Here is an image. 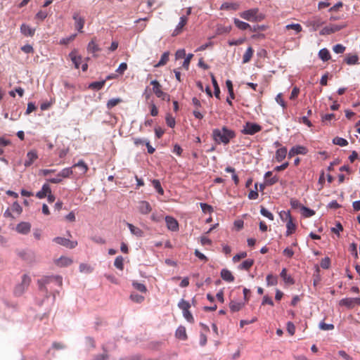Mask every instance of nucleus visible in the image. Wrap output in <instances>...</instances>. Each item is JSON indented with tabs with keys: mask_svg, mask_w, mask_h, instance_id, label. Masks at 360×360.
Masks as SVG:
<instances>
[{
	"mask_svg": "<svg viewBox=\"0 0 360 360\" xmlns=\"http://www.w3.org/2000/svg\"><path fill=\"white\" fill-rule=\"evenodd\" d=\"M236 136L234 131L223 127L221 129H214L212 131V137L217 144H228L231 139Z\"/></svg>",
	"mask_w": 360,
	"mask_h": 360,
	"instance_id": "nucleus-1",
	"label": "nucleus"
},
{
	"mask_svg": "<svg viewBox=\"0 0 360 360\" xmlns=\"http://www.w3.org/2000/svg\"><path fill=\"white\" fill-rule=\"evenodd\" d=\"M51 283H55L61 287L63 285L62 277L60 276H44L38 280L39 289L40 291L45 292L46 297H49V287Z\"/></svg>",
	"mask_w": 360,
	"mask_h": 360,
	"instance_id": "nucleus-2",
	"label": "nucleus"
},
{
	"mask_svg": "<svg viewBox=\"0 0 360 360\" xmlns=\"http://www.w3.org/2000/svg\"><path fill=\"white\" fill-rule=\"evenodd\" d=\"M240 16L248 21L260 22L265 18L264 14L260 13L258 8H251L240 13Z\"/></svg>",
	"mask_w": 360,
	"mask_h": 360,
	"instance_id": "nucleus-3",
	"label": "nucleus"
},
{
	"mask_svg": "<svg viewBox=\"0 0 360 360\" xmlns=\"http://www.w3.org/2000/svg\"><path fill=\"white\" fill-rule=\"evenodd\" d=\"M262 130V127L253 122H248L243 126L241 133L245 135H254Z\"/></svg>",
	"mask_w": 360,
	"mask_h": 360,
	"instance_id": "nucleus-4",
	"label": "nucleus"
},
{
	"mask_svg": "<svg viewBox=\"0 0 360 360\" xmlns=\"http://www.w3.org/2000/svg\"><path fill=\"white\" fill-rule=\"evenodd\" d=\"M31 283V278L27 274H24L22 278V282L18 284L14 290L16 295H21L29 287Z\"/></svg>",
	"mask_w": 360,
	"mask_h": 360,
	"instance_id": "nucleus-5",
	"label": "nucleus"
},
{
	"mask_svg": "<svg viewBox=\"0 0 360 360\" xmlns=\"http://www.w3.org/2000/svg\"><path fill=\"white\" fill-rule=\"evenodd\" d=\"M324 21L319 16H313L309 18L305 24L309 27L311 31H316L322 25H323Z\"/></svg>",
	"mask_w": 360,
	"mask_h": 360,
	"instance_id": "nucleus-6",
	"label": "nucleus"
},
{
	"mask_svg": "<svg viewBox=\"0 0 360 360\" xmlns=\"http://www.w3.org/2000/svg\"><path fill=\"white\" fill-rule=\"evenodd\" d=\"M53 241L58 245L65 246L70 249H73L77 245V240H70L69 239L63 237H56L53 238Z\"/></svg>",
	"mask_w": 360,
	"mask_h": 360,
	"instance_id": "nucleus-7",
	"label": "nucleus"
},
{
	"mask_svg": "<svg viewBox=\"0 0 360 360\" xmlns=\"http://www.w3.org/2000/svg\"><path fill=\"white\" fill-rule=\"evenodd\" d=\"M283 214L285 216V220H288L286 223L287 230L285 235L288 236L295 231L296 225L293 223L292 217L289 211L283 212Z\"/></svg>",
	"mask_w": 360,
	"mask_h": 360,
	"instance_id": "nucleus-8",
	"label": "nucleus"
},
{
	"mask_svg": "<svg viewBox=\"0 0 360 360\" xmlns=\"http://www.w3.org/2000/svg\"><path fill=\"white\" fill-rule=\"evenodd\" d=\"M150 84L153 86V91L158 98L165 99L166 96H169L166 93L162 90V86L158 80H153L150 82Z\"/></svg>",
	"mask_w": 360,
	"mask_h": 360,
	"instance_id": "nucleus-9",
	"label": "nucleus"
},
{
	"mask_svg": "<svg viewBox=\"0 0 360 360\" xmlns=\"http://www.w3.org/2000/svg\"><path fill=\"white\" fill-rule=\"evenodd\" d=\"M345 25H331L324 27L319 32L320 35H327L342 30Z\"/></svg>",
	"mask_w": 360,
	"mask_h": 360,
	"instance_id": "nucleus-10",
	"label": "nucleus"
},
{
	"mask_svg": "<svg viewBox=\"0 0 360 360\" xmlns=\"http://www.w3.org/2000/svg\"><path fill=\"white\" fill-rule=\"evenodd\" d=\"M165 222L167 227L169 231H177L179 230V223L173 217L166 216Z\"/></svg>",
	"mask_w": 360,
	"mask_h": 360,
	"instance_id": "nucleus-11",
	"label": "nucleus"
},
{
	"mask_svg": "<svg viewBox=\"0 0 360 360\" xmlns=\"http://www.w3.org/2000/svg\"><path fill=\"white\" fill-rule=\"evenodd\" d=\"M27 159L24 162V165L25 167H28L31 166L33 162L38 159V154L36 150H31L27 152L26 155Z\"/></svg>",
	"mask_w": 360,
	"mask_h": 360,
	"instance_id": "nucleus-12",
	"label": "nucleus"
},
{
	"mask_svg": "<svg viewBox=\"0 0 360 360\" xmlns=\"http://www.w3.org/2000/svg\"><path fill=\"white\" fill-rule=\"evenodd\" d=\"M307 153V149L306 147L302 146H295L290 148L288 153V158H291L295 155L301 154L305 155Z\"/></svg>",
	"mask_w": 360,
	"mask_h": 360,
	"instance_id": "nucleus-13",
	"label": "nucleus"
},
{
	"mask_svg": "<svg viewBox=\"0 0 360 360\" xmlns=\"http://www.w3.org/2000/svg\"><path fill=\"white\" fill-rule=\"evenodd\" d=\"M74 20H75V27L76 29L77 30V31L79 32H82V29L84 27V18H82V16L79 15V13H75L73 14V16H72Z\"/></svg>",
	"mask_w": 360,
	"mask_h": 360,
	"instance_id": "nucleus-14",
	"label": "nucleus"
},
{
	"mask_svg": "<svg viewBox=\"0 0 360 360\" xmlns=\"http://www.w3.org/2000/svg\"><path fill=\"white\" fill-rule=\"evenodd\" d=\"M138 209L142 214H148L152 210L150 203L145 200L139 202Z\"/></svg>",
	"mask_w": 360,
	"mask_h": 360,
	"instance_id": "nucleus-15",
	"label": "nucleus"
},
{
	"mask_svg": "<svg viewBox=\"0 0 360 360\" xmlns=\"http://www.w3.org/2000/svg\"><path fill=\"white\" fill-rule=\"evenodd\" d=\"M20 32L25 37H33L35 33V28L31 27L27 24H22L20 26Z\"/></svg>",
	"mask_w": 360,
	"mask_h": 360,
	"instance_id": "nucleus-16",
	"label": "nucleus"
},
{
	"mask_svg": "<svg viewBox=\"0 0 360 360\" xmlns=\"http://www.w3.org/2000/svg\"><path fill=\"white\" fill-rule=\"evenodd\" d=\"M188 18L186 16H181L176 28L173 31L172 36H176L181 32L182 28L186 25Z\"/></svg>",
	"mask_w": 360,
	"mask_h": 360,
	"instance_id": "nucleus-17",
	"label": "nucleus"
},
{
	"mask_svg": "<svg viewBox=\"0 0 360 360\" xmlns=\"http://www.w3.org/2000/svg\"><path fill=\"white\" fill-rule=\"evenodd\" d=\"M72 263V260L71 258L64 256H62L60 258L55 260V264L60 267L70 266Z\"/></svg>",
	"mask_w": 360,
	"mask_h": 360,
	"instance_id": "nucleus-18",
	"label": "nucleus"
},
{
	"mask_svg": "<svg viewBox=\"0 0 360 360\" xmlns=\"http://www.w3.org/2000/svg\"><path fill=\"white\" fill-rule=\"evenodd\" d=\"M69 57L70 58L72 63L74 64L75 68L76 69H79L82 60V57L77 55V51L74 50L71 51L69 53Z\"/></svg>",
	"mask_w": 360,
	"mask_h": 360,
	"instance_id": "nucleus-19",
	"label": "nucleus"
},
{
	"mask_svg": "<svg viewBox=\"0 0 360 360\" xmlns=\"http://www.w3.org/2000/svg\"><path fill=\"white\" fill-rule=\"evenodd\" d=\"M51 193V190L50 186L47 184H45L42 186L41 189L38 191L36 194V196L39 199L44 198L49 193Z\"/></svg>",
	"mask_w": 360,
	"mask_h": 360,
	"instance_id": "nucleus-20",
	"label": "nucleus"
},
{
	"mask_svg": "<svg viewBox=\"0 0 360 360\" xmlns=\"http://www.w3.org/2000/svg\"><path fill=\"white\" fill-rule=\"evenodd\" d=\"M286 155H287V148L282 147V148H278L276 151L275 159L277 162H280L285 158Z\"/></svg>",
	"mask_w": 360,
	"mask_h": 360,
	"instance_id": "nucleus-21",
	"label": "nucleus"
},
{
	"mask_svg": "<svg viewBox=\"0 0 360 360\" xmlns=\"http://www.w3.org/2000/svg\"><path fill=\"white\" fill-rule=\"evenodd\" d=\"M31 226L27 222H21L16 226V230L18 233L26 234L30 232Z\"/></svg>",
	"mask_w": 360,
	"mask_h": 360,
	"instance_id": "nucleus-22",
	"label": "nucleus"
},
{
	"mask_svg": "<svg viewBox=\"0 0 360 360\" xmlns=\"http://www.w3.org/2000/svg\"><path fill=\"white\" fill-rule=\"evenodd\" d=\"M127 226H128L131 234L137 237L143 236V231L141 229L134 226L132 224L130 223H127Z\"/></svg>",
	"mask_w": 360,
	"mask_h": 360,
	"instance_id": "nucleus-23",
	"label": "nucleus"
},
{
	"mask_svg": "<svg viewBox=\"0 0 360 360\" xmlns=\"http://www.w3.org/2000/svg\"><path fill=\"white\" fill-rule=\"evenodd\" d=\"M221 277L227 282H233L234 281V276L232 273L226 269H223L221 271Z\"/></svg>",
	"mask_w": 360,
	"mask_h": 360,
	"instance_id": "nucleus-24",
	"label": "nucleus"
},
{
	"mask_svg": "<svg viewBox=\"0 0 360 360\" xmlns=\"http://www.w3.org/2000/svg\"><path fill=\"white\" fill-rule=\"evenodd\" d=\"M340 306H345L348 309H352L354 307V298L352 297H346L340 300L339 302Z\"/></svg>",
	"mask_w": 360,
	"mask_h": 360,
	"instance_id": "nucleus-25",
	"label": "nucleus"
},
{
	"mask_svg": "<svg viewBox=\"0 0 360 360\" xmlns=\"http://www.w3.org/2000/svg\"><path fill=\"white\" fill-rule=\"evenodd\" d=\"M281 277L283 278V281L287 284L292 285L295 283L294 279L291 277L290 275L287 274V270L286 269H283L281 274Z\"/></svg>",
	"mask_w": 360,
	"mask_h": 360,
	"instance_id": "nucleus-26",
	"label": "nucleus"
},
{
	"mask_svg": "<svg viewBox=\"0 0 360 360\" xmlns=\"http://www.w3.org/2000/svg\"><path fill=\"white\" fill-rule=\"evenodd\" d=\"M176 337L181 340H186L187 338L186 331L184 326H180L176 330Z\"/></svg>",
	"mask_w": 360,
	"mask_h": 360,
	"instance_id": "nucleus-27",
	"label": "nucleus"
},
{
	"mask_svg": "<svg viewBox=\"0 0 360 360\" xmlns=\"http://www.w3.org/2000/svg\"><path fill=\"white\" fill-rule=\"evenodd\" d=\"M233 22H234V24L239 29V30H245L248 28H251V26L245 22H243V21H241L238 18H234L233 19Z\"/></svg>",
	"mask_w": 360,
	"mask_h": 360,
	"instance_id": "nucleus-28",
	"label": "nucleus"
},
{
	"mask_svg": "<svg viewBox=\"0 0 360 360\" xmlns=\"http://www.w3.org/2000/svg\"><path fill=\"white\" fill-rule=\"evenodd\" d=\"M243 306H244V304L242 302L231 301L229 303V308L232 312H236V311H240L243 308Z\"/></svg>",
	"mask_w": 360,
	"mask_h": 360,
	"instance_id": "nucleus-29",
	"label": "nucleus"
},
{
	"mask_svg": "<svg viewBox=\"0 0 360 360\" xmlns=\"http://www.w3.org/2000/svg\"><path fill=\"white\" fill-rule=\"evenodd\" d=\"M101 49L98 47L94 39H92L87 46V51L90 53H95L99 51Z\"/></svg>",
	"mask_w": 360,
	"mask_h": 360,
	"instance_id": "nucleus-30",
	"label": "nucleus"
},
{
	"mask_svg": "<svg viewBox=\"0 0 360 360\" xmlns=\"http://www.w3.org/2000/svg\"><path fill=\"white\" fill-rule=\"evenodd\" d=\"M210 76H211V79H212V83L213 87H214V96H215L216 98H219V94H220L219 86V85L217 84V82L214 75L212 73H210Z\"/></svg>",
	"mask_w": 360,
	"mask_h": 360,
	"instance_id": "nucleus-31",
	"label": "nucleus"
},
{
	"mask_svg": "<svg viewBox=\"0 0 360 360\" xmlns=\"http://www.w3.org/2000/svg\"><path fill=\"white\" fill-rule=\"evenodd\" d=\"M231 30V26H224L221 25H218L216 29L217 34H223L229 33Z\"/></svg>",
	"mask_w": 360,
	"mask_h": 360,
	"instance_id": "nucleus-32",
	"label": "nucleus"
},
{
	"mask_svg": "<svg viewBox=\"0 0 360 360\" xmlns=\"http://www.w3.org/2000/svg\"><path fill=\"white\" fill-rule=\"evenodd\" d=\"M105 83V80L94 82L89 84V88L94 90L101 89Z\"/></svg>",
	"mask_w": 360,
	"mask_h": 360,
	"instance_id": "nucleus-33",
	"label": "nucleus"
},
{
	"mask_svg": "<svg viewBox=\"0 0 360 360\" xmlns=\"http://www.w3.org/2000/svg\"><path fill=\"white\" fill-rule=\"evenodd\" d=\"M319 56L323 61H328L330 58L329 51L325 48L319 51Z\"/></svg>",
	"mask_w": 360,
	"mask_h": 360,
	"instance_id": "nucleus-34",
	"label": "nucleus"
},
{
	"mask_svg": "<svg viewBox=\"0 0 360 360\" xmlns=\"http://www.w3.org/2000/svg\"><path fill=\"white\" fill-rule=\"evenodd\" d=\"M252 55H253V49L251 46H249L243 55V63H248L250 60L251 58L252 57Z\"/></svg>",
	"mask_w": 360,
	"mask_h": 360,
	"instance_id": "nucleus-35",
	"label": "nucleus"
},
{
	"mask_svg": "<svg viewBox=\"0 0 360 360\" xmlns=\"http://www.w3.org/2000/svg\"><path fill=\"white\" fill-rule=\"evenodd\" d=\"M266 285L268 286L276 285L278 283V278L272 274H268L266 278Z\"/></svg>",
	"mask_w": 360,
	"mask_h": 360,
	"instance_id": "nucleus-36",
	"label": "nucleus"
},
{
	"mask_svg": "<svg viewBox=\"0 0 360 360\" xmlns=\"http://www.w3.org/2000/svg\"><path fill=\"white\" fill-rule=\"evenodd\" d=\"M72 167H79L81 170V174H85L88 170V166L84 160H81L77 163L73 165Z\"/></svg>",
	"mask_w": 360,
	"mask_h": 360,
	"instance_id": "nucleus-37",
	"label": "nucleus"
},
{
	"mask_svg": "<svg viewBox=\"0 0 360 360\" xmlns=\"http://www.w3.org/2000/svg\"><path fill=\"white\" fill-rule=\"evenodd\" d=\"M254 264V259H248L243 262L238 268L240 269L248 270Z\"/></svg>",
	"mask_w": 360,
	"mask_h": 360,
	"instance_id": "nucleus-38",
	"label": "nucleus"
},
{
	"mask_svg": "<svg viewBox=\"0 0 360 360\" xmlns=\"http://www.w3.org/2000/svg\"><path fill=\"white\" fill-rule=\"evenodd\" d=\"M169 53L167 51L163 53L162 55L161 56L160 60L155 65V67L158 68V67H160V66L165 65L167 63V61L169 60Z\"/></svg>",
	"mask_w": 360,
	"mask_h": 360,
	"instance_id": "nucleus-39",
	"label": "nucleus"
},
{
	"mask_svg": "<svg viewBox=\"0 0 360 360\" xmlns=\"http://www.w3.org/2000/svg\"><path fill=\"white\" fill-rule=\"evenodd\" d=\"M225 171L228 173L232 174V179L234 181V184L236 185H238L239 183V178H238V175L236 174L235 169L231 167H227L225 169Z\"/></svg>",
	"mask_w": 360,
	"mask_h": 360,
	"instance_id": "nucleus-40",
	"label": "nucleus"
},
{
	"mask_svg": "<svg viewBox=\"0 0 360 360\" xmlns=\"http://www.w3.org/2000/svg\"><path fill=\"white\" fill-rule=\"evenodd\" d=\"M72 167L64 168L58 173L62 179L64 178H68L72 174Z\"/></svg>",
	"mask_w": 360,
	"mask_h": 360,
	"instance_id": "nucleus-41",
	"label": "nucleus"
},
{
	"mask_svg": "<svg viewBox=\"0 0 360 360\" xmlns=\"http://www.w3.org/2000/svg\"><path fill=\"white\" fill-rule=\"evenodd\" d=\"M121 102H122V100L121 98H113L110 99L108 101L106 106L108 109H111L113 107H115V105H117V104L120 103Z\"/></svg>",
	"mask_w": 360,
	"mask_h": 360,
	"instance_id": "nucleus-42",
	"label": "nucleus"
},
{
	"mask_svg": "<svg viewBox=\"0 0 360 360\" xmlns=\"http://www.w3.org/2000/svg\"><path fill=\"white\" fill-rule=\"evenodd\" d=\"M333 143L340 146H346L348 145V141L344 138L337 136L333 139Z\"/></svg>",
	"mask_w": 360,
	"mask_h": 360,
	"instance_id": "nucleus-43",
	"label": "nucleus"
},
{
	"mask_svg": "<svg viewBox=\"0 0 360 360\" xmlns=\"http://www.w3.org/2000/svg\"><path fill=\"white\" fill-rule=\"evenodd\" d=\"M302 214L304 217H311L315 214V211L305 206H302Z\"/></svg>",
	"mask_w": 360,
	"mask_h": 360,
	"instance_id": "nucleus-44",
	"label": "nucleus"
},
{
	"mask_svg": "<svg viewBox=\"0 0 360 360\" xmlns=\"http://www.w3.org/2000/svg\"><path fill=\"white\" fill-rule=\"evenodd\" d=\"M285 29L286 30H295V33H299V32H302V26L298 23H295V24L292 23V24L287 25L285 26Z\"/></svg>",
	"mask_w": 360,
	"mask_h": 360,
	"instance_id": "nucleus-45",
	"label": "nucleus"
},
{
	"mask_svg": "<svg viewBox=\"0 0 360 360\" xmlns=\"http://www.w3.org/2000/svg\"><path fill=\"white\" fill-rule=\"evenodd\" d=\"M132 286L137 290L141 292H146L147 288L146 285L143 283H138L136 281H134L132 283Z\"/></svg>",
	"mask_w": 360,
	"mask_h": 360,
	"instance_id": "nucleus-46",
	"label": "nucleus"
},
{
	"mask_svg": "<svg viewBox=\"0 0 360 360\" xmlns=\"http://www.w3.org/2000/svg\"><path fill=\"white\" fill-rule=\"evenodd\" d=\"M123 260L124 259L122 256L117 257L114 262L115 266L120 270H123V269H124Z\"/></svg>",
	"mask_w": 360,
	"mask_h": 360,
	"instance_id": "nucleus-47",
	"label": "nucleus"
},
{
	"mask_svg": "<svg viewBox=\"0 0 360 360\" xmlns=\"http://www.w3.org/2000/svg\"><path fill=\"white\" fill-rule=\"evenodd\" d=\"M178 307L182 310V311H184L188 310L191 307V304L188 301L181 299L178 303Z\"/></svg>",
	"mask_w": 360,
	"mask_h": 360,
	"instance_id": "nucleus-48",
	"label": "nucleus"
},
{
	"mask_svg": "<svg viewBox=\"0 0 360 360\" xmlns=\"http://www.w3.org/2000/svg\"><path fill=\"white\" fill-rule=\"evenodd\" d=\"M152 184H153L154 188H155L156 191L159 194H160V195H163L164 194V190L162 188L160 182L159 180L154 179V180H153Z\"/></svg>",
	"mask_w": 360,
	"mask_h": 360,
	"instance_id": "nucleus-49",
	"label": "nucleus"
},
{
	"mask_svg": "<svg viewBox=\"0 0 360 360\" xmlns=\"http://www.w3.org/2000/svg\"><path fill=\"white\" fill-rule=\"evenodd\" d=\"M358 60H359V57L357 55H351V56H347L345 58V62L348 65H354V64L357 63Z\"/></svg>",
	"mask_w": 360,
	"mask_h": 360,
	"instance_id": "nucleus-50",
	"label": "nucleus"
},
{
	"mask_svg": "<svg viewBox=\"0 0 360 360\" xmlns=\"http://www.w3.org/2000/svg\"><path fill=\"white\" fill-rule=\"evenodd\" d=\"M226 87L228 89V91H229L230 97L232 99H234L235 98V95H234V93H233V88L232 82L231 80H229V79L226 80Z\"/></svg>",
	"mask_w": 360,
	"mask_h": 360,
	"instance_id": "nucleus-51",
	"label": "nucleus"
},
{
	"mask_svg": "<svg viewBox=\"0 0 360 360\" xmlns=\"http://www.w3.org/2000/svg\"><path fill=\"white\" fill-rule=\"evenodd\" d=\"M166 123L167 124L171 127L173 128L175 126L176 121L174 117H172L170 114H167L165 117Z\"/></svg>",
	"mask_w": 360,
	"mask_h": 360,
	"instance_id": "nucleus-52",
	"label": "nucleus"
},
{
	"mask_svg": "<svg viewBox=\"0 0 360 360\" xmlns=\"http://www.w3.org/2000/svg\"><path fill=\"white\" fill-rule=\"evenodd\" d=\"M130 299L136 303H141L144 300V297L136 293H131Z\"/></svg>",
	"mask_w": 360,
	"mask_h": 360,
	"instance_id": "nucleus-53",
	"label": "nucleus"
},
{
	"mask_svg": "<svg viewBox=\"0 0 360 360\" xmlns=\"http://www.w3.org/2000/svg\"><path fill=\"white\" fill-rule=\"evenodd\" d=\"M260 213L262 215L268 218L269 220H271V221L274 220L273 214L271 212H269V210H267L266 208H264V207H261Z\"/></svg>",
	"mask_w": 360,
	"mask_h": 360,
	"instance_id": "nucleus-54",
	"label": "nucleus"
},
{
	"mask_svg": "<svg viewBox=\"0 0 360 360\" xmlns=\"http://www.w3.org/2000/svg\"><path fill=\"white\" fill-rule=\"evenodd\" d=\"M259 194L257 193V184H255V190L250 191L248 194V198L250 200H255L258 198Z\"/></svg>",
	"mask_w": 360,
	"mask_h": 360,
	"instance_id": "nucleus-55",
	"label": "nucleus"
},
{
	"mask_svg": "<svg viewBox=\"0 0 360 360\" xmlns=\"http://www.w3.org/2000/svg\"><path fill=\"white\" fill-rule=\"evenodd\" d=\"M93 269L86 264H81L79 265V271L83 273H91Z\"/></svg>",
	"mask_w": 360,
	"mask_h": 360,
	"instance_id": "nucleus-56",
	"label": "nucleus"
},
{
	"mask_svg": "<svg viewBox=\"0 0 360 360\" xmlns=\"http://www.w3.org/2000/svg\"><path fill=\"white\" fill-rule=\"evenodd\" d=\"M193 53H188L186 58L184 59V61L182 64V66L186 69V70H188V68H189V65H190V62H191V58H193Z\"/></svg>",
	"mask_w": 360,
	"mask_h": 360,
	"instance_id": "nucleus-57",
	"label": "nucleus"
},
{
	"mask_svg": "<svg viewBox=\"0 0 360 360\" xmlns=\"http://www.w3.org/2000/svg\"><path fill=\"white\" fill-rule=\"evenodd\" d=\"M104 350V352L101 354H97L94 356V360H108V354L107 351L103 348Z\"/></svg>",
	"mask_w": 360,
	"mask_h": 360,
	"instance_id": "nucleus-58",
	"label": "nucleus"
},
{
	"mask_svg": "<svg viewBox=\"0 0 360 360\" xmlns=\"http://www.w3.org/2000/svg\"><path fill=\"white\" fill-rule=\"evenodd\" d=\"M200 205L203 212L210 213L213 211L212 207L207 203L201 202Z\"/></svg>",
	"mask_w": 360,
	"mask_h": 360,
	"instance_id": "nucleus-59",
	"label": "nucleus"
},
{
	"mask_svg": "<svg viewBox=\"0 0 360 360\" xmlns=\"http://www.w3.org/2000/svg\"><path fill=\"white\" fill-rule=\"evenodd\" d=\"M319 328L323 330H330L334 328V326L333 324L321 322L319 323Z\"/></svg>",
	"mask_w": 360,
	"mask_h": 360,
	"instance_id": "nucleus-60",
	"label": "nucleus"
},
{
	"mask_svg": "<svg viewBox=\"0 0 360 360\" xmlns=\"http://www.w3.org/2000/svg\"><path fill=\"white\" fill-rule=\"evenodd\" d=\"M330 260L329 257H325V258L322 259L321 261V264H320L321 266L325 269H328L330 267Z\"/></svg>",
	"mask_w": 360,
	"mask_h": 360,
	"instance_id": "nucleus-61",
	"label": "nucleus"
},
{
	"mask_svg": "<svg viewBox=\"0 0 360 360\" xmlns=\"http://www.w3.org/2000/svg\"><path fill=\"white\" fill-rule=\"evenodd\" d=\"M183 312V316L190 323H193L194 322V319L191 314V313L189 311V309L188 310H186V311H182Z\"/></svg>",
	"mask_w": 360,
	"mask_h": 360,
	"instance_id": "nucleus-62",
	"label": "nucleus"
},
{
	"mask_svg": "<svg viewBox=\"0 0 360 360\" xmlns=\"http://www.w3.org/2000/svg\"><path fill=\"white\" fill-rule=\"evenodd\" d=\"M11 210L13 212H16L18 214H20L22 210L21 206L17 202H13V204L11 206Z\"/></svg>",
	"mask_w": 360,
	"mask_h": 360,
	"instance_id": "nucleus-63",
	"label": "nucleus"
},
{
	"mask_svg": "<svg viewBox=\"0 0 360 360\" xmlns=\"http://www.w3.org/2000/svg\"><path fill=\"white\" fill-rule=\"evenodd\" d=\"M333 50L336 53H342L345 50V47L343 45L338 44L333 46Z\"/></svg>",
	"mask_w": 360,
	"mask_h": 360,
	"instance_id": "nucleus-64",
	"label": "nucleus"
}]
</instances>
